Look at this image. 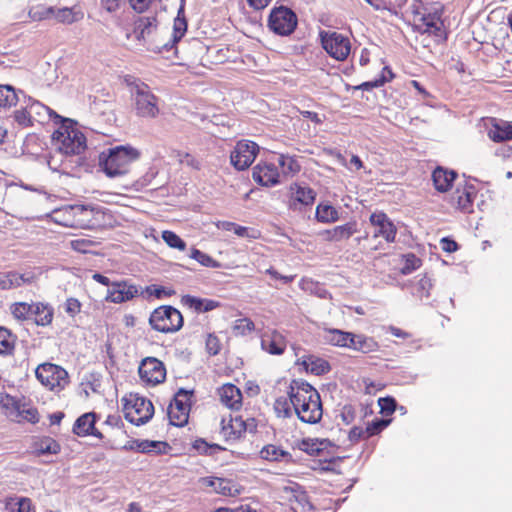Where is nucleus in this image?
<instances>
[{
	"label": "nucleus",
	"instance_id": "obj_63",
	"mask_svg": "<svg viewBox=\"0 0 512 512\" xmlns=\"http://www.w3.org/2000/svg\"><path fill=\"white\" fill-rule=\"evenodd\" d=\"M160 444H161V442H156V441H149V440L139 441L138 452H141V453L152 452Z\"/></svg>",
	"mask_w": 512,
	"mask_h": 512
},
{
	"label": "nucleus",
	"instance_id": "obj_41",
	"mask_svg": "<svg viewBox=\"0 0 512 512\" xmlns=\"http://www.w3.org/2000/svg\"><path fill=\"white\" fill-rule=\"evenodd\" d=\"M9 512H31L32 502L27 497H11L6 502Z\"/></svg>",
	"mask_w": 512,
	"mask_h": 512
},
{
	"label": "nucleus",
	"instance_id": "obj_22",
	"mask_svg": "<svg viewBox=\"0 0 512 512\" xmlns=\"http://www.w3.org/2000/svg\"><path fill=\"white\" fill-rule=\"evenodd\" d=\"M296 364L302 366L306 372L317 376L330 371V365L325 359L312 354L303 355L297 360Z\"/></svg>",
	"mask_w": 512,
	"mask_h": 512
},
{
	"label": "nucleus",
	"instance_id": "obj_45",
	"mask_svg": "<svg viewBox=\"0 0 512 512\" xmlns=\"http://www.w3.org/2000/svg\"><path fill=\"white\" fill-rule=\"evenodd\" d=\"M278 163L283 168L284 173L296 174L301 170V165L292 156L280 154Z\"/></svg>",
	"mask_w": 512,
	"mask_h": 512
},
{
	"label": "nucleus",
	"instance_id": "obj_20",
	"mask_svg": "<svg viewBox=\"0 0 512 512\" xmlns=\"http://www.w3.org/2000/svg\"><path fill=\"white\" fill-rule=\"evenodd\" d=\"M456 178L457 173L454 170L442 166H437L432 172L433 185L439 192L449 191Z\"/></svg>",
	"mask_w": 512,
	"mask_h": 512
},
{
	"label": "nucleus",
	"instance_id": "obj_39",
	"mask_svg": "<svg viewBox=\"0 0 512 512\" xmlns=\"http://www.w3.org/2000/svg\"><path fill=\"white\" fill-rule=\"evenodd\" d=\"M16 336L0 326V355H10L14 351Z\"/></svg>",
	"mask_w": 512,
	"mask_h": 512
},
{
	"label": "nucleus",
	"instance_id": "obj_57",
	"mask_svg": "<svg viewBox=\"0 0 512 512\" xmlns=\"http://www.w3.org/2000/svg\"><path fill=\"white\" fill-rule=\"evenodd\" d=\"M81 310V303L76 298H69L66 300L65 303V311L67 314H69L71 317H74L78 313H80Z\"/></svg>",
	"mask_w": 512,
	"mask_h": 512
},
{
	"label": "nucleus",
	"instance_id": "obj_43",
	"mask_svg": "<svg viewBox=\"0 0 512 512\" xmlns=\"http://www.w3.org/2000/svg\"><path fill=\"white\" fill-rule=\"evenodd\" d=\"M190 257L205 267L220 268L222 266L220 262H218L217 260L213 259L208 254H206L196 248L191 249Z\"/></svg>",
	"mask_w": 512,
	"mask_h": 512
},
{
	"label": "nucleus",
	"instance_id": "obj_9",
	"mask_svg": "<svg viewBox=\"0 0 512 512\" xmlns=\"http://www.w3.org/2000/svg\"><path fill=\"white\" fill-rule=\"evenodd\" d=\"M149 323L156 331L173 333L182 328L183 316L172 306H160L151 313Z\"/></svg>",
	"mask_w": 512,
	"mask_h": 512
},
{
	"label": "nucleus",
	"instance_id": "obj_4",
	"mask_svg": "<svg viewBox=\"0 0 512 512\" xmlns=\"http://www.w3.org/2000/svg\"><path fill=\"white\" fill-rule=\"evenodd\" d=\"M59 127L54 131L52 139L58 149L66 155H78L86 149V137L78 128V123L70 118L62 117Z\"/></svg>",
	"mask_w": 512,
	"mask_h": 512
},
{
	"label": "nucleus",
	"instance_id": "obj_64",
	"mask_svg": "<svg viewBox=\"0 0 512 512\" xmlns=\"http://www.w3.org/2000/svg\"><path fill=\"white\" fill-rule=\"evenodd\" d=\"M206 346H207L209 353L212 355H216L220 350L217 337L212 336V335L208 336L207 341H206Z\"/></svg>",
	"mask_w": 512,
	"mask_h": 512
},
{
	"label": "nucleus",
	"instance_id": "obj_10",
	"mask_svg": "<svg viewBox=\"0 0 512 512\" xmlns=\"http://www.w3.org/2000/svg\"><path fill=\"white\" fill-rule=\"evenodd\" d=\"M324 50L335 60L344 61L350 54L351 43L348 37L335 31L320 32Z\"/></svg>",
	"mask_w": 512,
	"mask_h": 512
},
{
	"label": "nucleus",
	"instance_id": "obj_13",
	"mask_svg": "<svg viewBox=\"0 0 512 512\" xmlns=\"http://www.w3.org/2000/svg\"><path fill=\"white\" fill-rule=\"evenodd\" d=\"M139 375L147 384L157 385L165 380L166 369L160 360L148 357L142 360L139 366Z\"/></svg>",
	"mask_w": 512,
	"mask_h": 512
},
{
	"label": "nucleus",
	"instance_id": "obj_62",
	"mask_svg": "<svg viewBox=\"0 0 512 512\" xmlns=\"http://www.w3.org/2000/svg\"><path fill=\"white\" fill-rule=\"evenodd\" d=\"M321 443L310 441V440H303L301 449L309 454H314L322 450L320 447Z\"/></svg>",
	"mask_w": 512,
	"mask_h": 512
},
{
	"label": "nucleus",
	"instance_id": "obj_60",
	"mask_svg": "<svg viewBox=\"0 0 512 512\" xmlns=\"http://www.w3.org/2000/svg\"><path fill=\"white\" fill-rule=\"evenodd\" d=\"M60 450V446L52 439H46L41 443L40 451L42 453L56 454Z\"/></svg>",
	"mask_w": 512,
	"mask_h": 512
},
{
	"label": "nucleus",
	"instance_id": "obj_31",
	"mask_svg": "<svg viewBox=\"0 0 512 512\" xmlns=\"http://www.w3.org/2000/svg\"><path fill=\"white\" fill-rule=\"evenodd\" d=\"M186 31H187V21L184 17L183 12L179 11L177 17L174 19V22H173L172 37L166 41V42H169V45L167 46L166 51L171 50L176 45V43H178L183 38Z\"/></svg>",
	"mask_w": 512,
	"mask_h": 512
},
{
	"label": "nucleus",
	"instance_id": "obj_38",
	"mask_svg": "<svg viewBox=\"0 0 512 512\" xmlns=\"http://www.w3.org/2000/svg\"><path fill=\"white\" fill-rule=\"evenodd\" d=\"M394 74L392 73L391 69L389 67H384L382 74L379 78L373 80V81H367L363 82L360 85L356 86L355 89L358 90H366L369 91L373 88H378L383 86L386 82H389L393 79Z\"/></svg>",
	"mask_w": 512,
	"mask_h": 512
},
{
	"label": "nucleus",
	"instance_id": "obj_8",
	"mask_svg": "<svg viewBox=\"0 0 512 512\" xmlns=\"http://www.w3.org/2000/svg\"><path fill=\"white\" fill-rule=\"evenodd\" d=\"M297 25L298 17L291 8L281 5L271 9L267 20V27L274 34L289 36L295 31Z\"/></svg>",
	"mask_w": 512,
	"mask_h": 512
},
{
	"label": "nucleus",
	"instance_id": "obj_46",
	"mask_svg": "<svg viewBox=\"0 0 512 512\" xmlns=\"http://www.w3.org/2000/svg\"><path fill=\"white\" fill-rule=\"evenodd\" d=\"M162 238L170 248L177 249L179 251H184L186 249V243L172 231H163Z\"/></svg>",
	"mask_w": 512,
	"mask_h": 512
},
{
	"label": "nucleus",
	"instance_id": "obj_59",
	"mask_svg": "<svg viewBox=\"0 0 512 512\" xmlns=\"http://www.w3.org/2000/svg\"><path fill=\"white\" fill-rule=\"evenodd\" d=\"M155 0H129L131 7L138 13L147 11Z\"/></svg>",
	"mask_w": 512,
	"mask_h": 512
},
{
	"label": "nucleus",
	"instance_id": "obj_55",
	"mask_svg": "<svg viewBox=\"0 0 512 512\" xmlns=\"http://www.w3.org/2000/svg\"><path fill=\"white\" fill-rule=\"evenodd\" d=\"M378 230L375 231V236L382 235L387 242H393L396 235L395 226H377Z\"/></svg>",
	"mask_w": 512,
	"mask_h": 512
},
{
	"label": "nucleus",
	"instance_id": "obj_52",
	"mask_svg": "<svg viewBox=\"0 0 512 512\" xmlns=\"http://www.w3.org/2000/svg\"><path fill=\"white\" fill-rule=\"evenodd\" d=\"M193 447L199 452V453H202V454H212L214 453V451L216 450H221L222 448L217 445V444H213V445H209L205 440L203 439H198L194 442V445Z\"/></svg>",
	"mask_w": 512,
	"mask_h": 512
},
{
	"label": "nucleus",
	"instance_id": "obj_14",
	"mask_svg": "<svg viewBox=\"0 0 512 512\" xmlns=\"http://www.w3.org/2000/svg\"><path fill=\"white\" fill-rule=\"evenodd\" d=\"M37 278V273L34 270L10 271L0 275V289L8 290L31 285L36 282Z\"/></svg>",
	"mask_w": 512,
	"mask_h": 512
},
{
	"label": "nucleus",
	"instance_id": "obj_29",
	"mask_svg": "<svg viewBox=\"0 0 512 512\" xmlns=\"http://www.w3.org/2000/svg\"><path fill=\"white\" fill-rule=\"evenodd\" d=\"M181 302L196 312H208L214 310L219 306V303L212 299H202L191 295H185L182 297Z\"/></svg>",
	"mask_w": 512,
	"mask_h": 512
},
{
	"label": "nucleus",
	"instance_id": "obj_61",
	"mask_svg": "<svg viewBox=\"0 0 512 512\" xmlns=\"http://www.w3.org/2000/svg\"><path fill=\"white\" fill-rule=\"evenodd\" d=\"M378 402L382 412L392 413L396 408V402L393 398H380Z\"/></svg>",
	"mask_w": 512,
	"mask_h": 512
},
{
	"label": "nucleus",
	"instance_id": "obj_48",
	"mask_svg": "<svg viewBox=\"0 0 512 512\" xmlns=\"http://www.w3.org/2000/svg\"><path fill=\"white\" fill-rule=\"evenodd\" d=\"M290 398L279 397L274 403V409L278 416L290 417L292 415Z\"/></svg>",
	"mask_w": 512,
	"mask_h": 512
},
{
	"label": "nucleus",
	"instance_id": "obj_1",
	"mask_svg": "<svg viewBox=\"0 0 512 512\" xmlns=\"http://www.w3.org/2000/svg\"><path fill=\"white\" fill-rule=\"evenodd\" d=\"M288 395L299 420L308 424H316L321 420L323 409L320 395L312 385L302 380H293Z\"/></svg>",
	"mask_w": 512,
	"mask_h": 512
},
{
	"label": "nucleus",
	"instance_id": "obj_56",
	"mask_svg": "<svg viewBox=\"0 0 512 512\" xmlns=\"http://www.w3.org/2000/svg\"><path fill=\"white\" fill-rule=\"evenodd\" d=\"M70 246L75 251L87 253L89 252V248L92 246V242L87 239H76L70 242Z\"/></svg>",
	"mask_w": 512,
	"mask_h": 512
},
{
	"label": "nucleus",
	"instance_id": "obj_33",
	"mask_svg": "<svg viewBox=\"0 0 512 512\" xmlns=\"http://www.w3.org/2000/svg\"><path fill=\"white\" fill-rule=\"evenodd\" d=\"M299 287L304 292L315 295L321 299L331 298L330 293L324 288L323 285L310 278H303L299 283Z\"/></svg>",
	"mask_w": 512,
	"mask_h": 512
},
{
	"label": "nucleus",
	"instance_id": "obj_44",
	"mask_svg": "<svg viewBox=\"0 0 512 512\" xmlns=\"http://www.w3.org/2000/svg\"><path fill=\"white\" fill-rule=\"evenodd\" d=\"M402 261L403 265L400 268V271L403 275L411 274L413 271L417 270L422 265L421 259L412 253L403 255Z\"/></svg>",
	"mask_w": 512,
	"mask_h": 512
},
{
	"label": "nucleus",
	"instance_id": "obj_27",
	"mask_svg": "<svg viewBox=\"0 0 512 512\" xmlns=\"http://www.w3.org/2000/svg\"><path fill=\"white\" fill-rule=\"evenodd\" d=\"M31 319L38 326H48L52 323L54 309L51 305L44 302H33Z\"/></svg>",
	"mask_w": 512,
	"mask_h": 512
},
{
	"label": "nucleus",
	"instance_id": "obj_51",
	"mask_svg": "<svg viewBox=\"0 0 512 512\" xmlns=\"http://www.w3.org/2000/svg\"><path fill=\"white\" fill-rule=\"evenodd\" d=\"M234 332L239 335H245L254 330V323L248 318H242L235 321Z\"/></svg>",
	"mask_w": 512,
	"mask_h": 512
},
{
	"label": "nucleus",
	"instance_id": "obj_47",
	"mask_svg": "<svg viewBox=\"0 0 512 512\" xmlns=\"http://www.w3.org/2000/svg\"><path fill=\"white\" fill-rule=\"evenodd\" d=\"M45 16H55L57 19L67 23H72L76 20L74 12L69 8L59 9L57 14H55L54 8L49 7L45 12Z\"/></svg>",
	"mask_w": 512,
	"mask_h": 512
},
{
	"label": "nucleus",
	"instance_id": "obj_11",
	"mask_svg": "<svg viewBox=\"0 0 512 512\" xmlns=\"http://www.w3.org/2000/svg\"><path fill=\"white\" fill-rule=\"evenodd\" d=\"M192 393L180 389L168 407V417L174 426H184L188 422Z\"/></svg>",
	"mask_w": 512,
	"mask_h": 512
},
{
	"label": "nucleus",
	"instance_id": "obj_2",
	"mask_svg": "<svg viewBox=\"0 0 512 512\" xmlns=\"http://www.w3.org/2000/svg\"><path fill=\"white\" fill-rule=\"evenodd\" d=\"M140 155V151L131 145L108 148L99 154V167L110 178L121 177L130 171Z\"/></svg>",
	"mask_w": 512,
	"mask_h": 512
},
{
	"label": "nucleus",
	"instance_id": "obj_7",
	"mask_svg": "<svg viewBox=\"0 0 512 512\" xmlns=\"http://www.w3.org/2000/svg\"><path fill=\"white\" fill-rule=\"evenodd\" d=\"M123 412L127 421L137 426L145 424L154 413L150 400L137 394L123 398Z\"/></svg>",
	"mask_w": 512,
	"mask_h": 512
},
{
	"label": "nucleus",
	"instance_id": "obj_49",
	"mask_svg": "<svg viewBox=\"0 0 512 512\" xmlns=\"http://www.w3.org/2000/svg\"><path fill=\"white\" fill-rule=\"evenodd\" d=\"M16 422H22L27 421L30 423H37L39 421V414L37 409L32 407H26L24 404H22L19 418L15 419Z\"/></svg>",
	"mask_w": 512,
	"mask_h": 512
},
{
	"label": "nucleus",
	"instance_id": "obj_26",
	"mask_svg": "<svg viewBox=\"0 0 512 512\" xmlns=\"http://www.w3.org/2000/svg\"><path fill=\"white\" fill-rule=\"evenodd\" d=\"M261 347L269 354L281 355L285 351L286 340L281 333L272 331L262 336Z\"/></svg>",
	"mask_w": 512,
	"mask_h": 512
},
{
	"label": "nucleus",
	"instance_id": "obj_34",
	"mask_svg": "<svg viewBox=\"0 0 512 512\" xmlns=\"http://www.w3.org/2000/svg\"><path fill=\"white\" fill-rule=\"evenodd\" d=\"M350 343H351L350 349H353L355 351H359L362 353H370V352L376 351L378 348V344L373 338L366 337L364 335L354 334V339Z\"/></svg>",
	"mask_w": 512,
	"mask_h": 512
},
{
	"label": "nucleus",
	"instance_id": "obj_12",
	"mask_svg": "<svg viewBox=\"0 0 512 512\" xmlns=\"http://www.w3.org/2000/svg\"><path fill=\"white\" fill-rule=\"evenodd\" d=\"M259 152V146L250 140H240L230 154L231 164L235 169L245 170L254 162Z\"/></svg>",
	"mask_w": 512,
	"mask_h": 512
},
{
	"label": "nucleus",
	"instance_id": "obj_6",
	"mask_svg": "<svg viewBox=\"0 0 512 512\" xmlns=\"http://www.w3.org/2000/svg\"><path fill=\"white\" fill-rule=\"evenodd\" d=\"M37 380L49 391L60 392L69 384L68 372L53 363H42L35 370Z\"/></svg>",
	"mask_w": 512,
	"mask_h": 512
},
{
	"label": "nucleus",
	"instance_id": "obj_23",
	"mask_svg": "<svg viewBox=\"0 0 512 512\" xmlns=\"http://www.w3.org/2000/svg\"><path fill=\"white\" fill-rule=\"evenodd\" d=\"M488 137L497 143L512 140V124L504 120L492 118L490 120Z\"/></svg>",
	"mask_w": 512,
	"mask_h": 512
},
{
	"label": "nucleus",
	"instance_id": "obj_54",
	"mask_svg": "<svg viewBox=\"0 0 512 512\" xmlns=\"http://www.w3.org/2000/svg\"><path fill=\"white\" fill-rule=\"evenodd\" d=\"M389 422L390 421L383 420V419H379V420L373 421L366 428L367 437L375 435V434L381 432L385 427L388 426Z\"/></svg>",
	"mask_w": 512,
	"mask_h": 512
},
{
	"label": "nucleus",
	"instance_id": "obj_16",
	"mask_svg": "<svg viewBox=\"0 0 512 512\" xmlns=\"http://www.w3.org/2000/svg\"><path fill=\"white\" fill-rule=\"evenodd\" d=\"M27 102L29 104L30 113L32 115L34 124H44L49 120H52L54 124H58L59 120L62 119L61 115L57 114L50 107L44 105L38 100L29 97Z\"/></svg>",
	"mask_w": 512,
	"mask_h": 512
},
{
	"label": "nucleus",
	"instance_id": "obj_42",
	"mask_svg": "<svg viewBox=\"0 0 512 512\" xmlns=\"http://www.w3.org/2000/svg\"><path fill=\"white\" fill-rule=\"evenodd\" d=\"M13 118L15 122L23 128L32 127L35 125L27 101H25L24 107H21L20 109L14 111Z\"/></svg>",
	"mask_w": 512,
	"mask_h": 512
},
{
	"label": "nucleus",
	"instance_id": "obj_35",
	"mask_svg": "<svg viewBox=\"0 0 512 512\" xmlns=\"http://www.w3.org/2000/svg\"><path fill=\"white\" fill-rule=\"evenodd\" d=\"M209 486H211L216 493L224 496H235L239 493L232 481L224 478H213L209 480Z\"/></svg>",
	"mask_w": 512,
	"mask_h": 512
},
{
	"label": "nucleus",
	"instance_id": "obj_37",
	"mask_svg": "<svg viewBox=\"0 0 512 512\" xmlns=\"http://www.w3.org/2000/svg\"><path fill=\"white\" fill-rule=\"evenodd\" d=\"M316 218L323 223L335 222L338 220V211L328 203H319L316 208Z\"/></svg>",
	"mask_w": 512,
	"mask_h": 512
},
{
	"label": "nucleus",
	"instance_id": "obj_21",
	"mask_svg": "<svg viewBox=\"0 0 512 512\" xmlns=\"http://www.w3.org/2000/svg\"><path fill=\"white\" fill-rule=\"evenodd\" d=\"M218 395L221 403L231 410H239L242 406V393L233 384H224L218 389Z\"/></svg>",
	"mask_w": 512,
	"mask_h": 512
},
{
	"label": "nucleus",
	"instance_id": "obj_18",
	"mask_svg": "<svg viewBox=\"0 0 512 512\" xmlns=\"http://www.w3.org/2000/svg\"><path fill=\"white\" fill-rule=\"evenodd\" d=\"M138 288L127 282H117L108 289L106 300L113 303L129 301L138 295Z\"/></svg>",
	"mask_w": 512,
	"mask_h": 512
},
{
	"label": "nucleus",
	"instance_id": "obj_50",
	"mask_svg": "<svg viewBox=\"0 0 512 512\" xmlns=\"http://www.w3.org/2000/svg\"><path fill=\"white\" fill-rule=\"evenodd\" d=\"M176 157L182 165H186L194 170H200L201 168L200 161L190 153L177 151Z\"/></svg>",
	"mask_w": 512,
	"mask_h": 512
},
{
	"label": "nucleus",
	"instance_id": "obj_19",
	"mask_svg": "<svg viewBox=\"0 0 512 512\" xmlns=\"http://www.w3.org/2000/svg\"><path fill=\"white\" fill-rule=\"evenodd\" d=\"M290 202L292 204L312 205L316 192L306 184L293 183L289 187Z\"/></svg>",
	"mask_w": 512,
	"mask_h": 512
},
{
	"label": "nucleus",
	"instance_id": "obj_5",
	"mask_svg": "<svg viewBox=\"0 0 512 512\" xmlns=\"http://www.w3.org/2000/svg\"><path fill=\"white\" fill-rule=\"evenodd\" d=\"M133 33L137 40L142 41L147 49L156 53L167 50L169 42L160 39L158 19L156 16H141L134 21Z\"/></svg>",
	"mask_w": 512,
	"mask_h": 512
},
{
	"label": "nucleus",
	"instance_id": "obj_40",
	"mask_svg": "<svg viewBox=\"0 0 512 512\" xmlns=\"http://www.w3.org/2000/svg\"><path fill=\"white\" fill-rule=\"evenodd\" d=\"M33 303L16 302L10 306V312L16 320L26 321L31 319Z\"/></svg>",
	"mask_w": 512,
	"mask_h": 512
},
{
	"label": "nucleus",
	"instance_id": "obj_25",
	"mask_svg": "<svg viewBox=\"0 0 512 512\" xmlns=\"http://www.w3.org/2000/svg\"><path fill=\"white\" fill-rule=\"evenodd\" d=\"M95 421V413H85L76 420L73 427V432L78 436L93 435L101 439L102 434L95 428Z\"/></svg>",
	"mask_w": 512,
	"mask_h": 512
},
{
	"label": "nucleus",
	"instance_id": "obj_36",
	"mask_svg": "<svg viewBox=\"0 0 512 512\" xmlns=\"http://www.w3.org/2000/svg\"><path fill=\"white\" fill-rule=\"evenodd\" d=\"M18 94L11 85H0V107L11 108L18 103Z\"/></svg>",
	"mask_w": 512,
	"mask_h": 512
},
{
	"label": "nucleus",
	"instance_id": "obj_24",
	"mask_svg": "<svg viewBox=\"0 0 512 512\" xmlns=\"http://www.w3.org/2000/svg\"><path fill=\"white\" fill-rule=\"evenodd\" d=\"M221 432L226 439H236L239 438L243 433H245V424L242 416L232 414L229 415V418H223L221 421Z\"/></svg>",
	"mask_w": 512,
	"mask_h": 512
},
{
	"label": "nucleus",
	"instance_id": "obj_30",
	"mask_svg": "<svg viewBox=\"0 0 512 512\" xmlns=\"http://www.w3.org/2000/svg\"><path fill=\"white\" fill-rule=\"evenodd\" d=\"M260 457L270 462H290L292 460V456L288 451L273 444L264 446L260 450Z\"/></svg>",
	"mask_w": 512,
	"mask_h": 512
},
{
	"label": "nucleus",
	"instance_id": "obj_32",
	"mask_svg": "<svg viewBox=\"0 0 512 512\" xmlns=\"http://www.w3.org/2000/svg\"><path fill=\"white\" fill-rule=\"evenodd\" d=\"M22 404L13 396L9 394L0 396V407L4 410L6 416L14 421L19 418V413Z\"/></svg>",
	"mask_w": 512,
	"mask_h": 512
},
{
	"label": "nucleus",
	"instance_id": "obj_15",
	"mask_svg": "<svg viewBox=\"0 0 512 512\" xmlns=\"http://www.w3.org/2000/svg\"><path fill=\"white\" fill-rule=\"evenodd\" d=\"M253 180L265 187L279 183L280 174L274 163L260 161L252 170Z\"/></svg>",
	"mask_w": 512,
	"mask_h": 512
},
{
	"label": "nucleus",
	"instance_id": "obj_28",
	"mask_svg": "<svg viewBox=\"0 0 512 512\" xmlns=\"http://www.w3.org/2000/svg\"><path fill=\"white\" fill-rule=\"evenodd\" d=\"M324 340L334 346L350 348L354 334L338 329H327L324 331Z\"/></svg>",
	"mask_w": 512,
	"mask_h": 512
},
{
	"label": "nucleus",
	"instance_id": "obj_53",
	"mask_svg": "<svg viewBox=\"0 0 512 512\" xmlns=\"http://www.w3.org/2000/svg\"><path fill=\"white\" fill-rule=\"evenodd\" d=\"M145 293L148 296H155L156 298L160 299L163 296H171V295H173L174 291L173 290H167L166 288H164L162 286L150 285V286L146 287Z\"/></svg>",
	"mask_w": 512,
	"mask_h": 512
},
{
	"label": "nucleus",
	"instance_id": "obj_58",
	"mask_svg": "<svg viewBox=\"0 0 512 512\" xmlns=\"http://www.w3.org/2000/svg\"><path fill=\"white\" fill-rule=\"evenodd\" d=\"M432 280L428 276L424 275L418 282V292L420 293V296L428 297L429 291L432 288Z\"/></svg>",
	"mask_w": 512,
	"mask_h": 512
},
{
	"label": "nucleus",
	"instance_id": "obj_3",
	"mask_svg": "<svg viewBox=\"0 0 512 512\" xmlns=\"http://www.w3.org/2000/svg\"><path fill=\"white\" fill-rule=\"evenodd\" d=\"M123 82L128 87L138 117L154 119L160 114L159 98L148 84L132 75H126Z\"/></svg>",
	"mask_w": 512,
	"mask_h": 512
},
{
	"label": "nucleus",
	"instance_id": "obj_17",
	"mask_svg": "<svg viewBox=\"0 0 512 512\" xmlns=\"http://www.w3.org/2000/svg\"><path fill=\"white\" fill-rule=\"evenodd\" d=\"M477 194L478 190L473 184L465 183L459 185L455 191L457 209L463 213H472L473 203Z\"/></svg>",
	"mask_w": 512,
	"mask_h": 512
}]
</instances>
